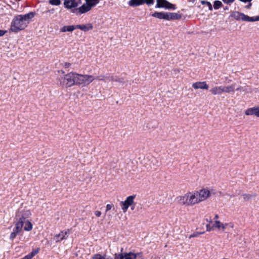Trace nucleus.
Masks as SVG:
<instances>
[{
    "mask_svg": "<svg viewBox=\"0 0 259 259\" xmlns=\"http://www.w3.org/2000/svg\"><path fill=\"white\" fill-rule=\"evenodd\" d=\"M211 194H214L212 190L209 191L207 189H202L199 191L188 192L183 195L179 196L177 199L180 204L186 206H191L206 200Z\"/></svg>",
    "mask_w": 259,
    "mask_h": 259,
    "instance_id": "nucleus-1",
    "label": "nucleus"
},
{
    "mask_svg": "<svg viewBox=\"0 0 259 259\" xmlns=\"http://www.w3.org/2000/svg\"><path fill=\"white\" fill-rule=\"evenodd\" d=\"M34 13L30 12L24 15H18L15 16L11 25V30L13 32H18L24 29L29 22V20L34 17Z\"/></svg>",
    "mask_w": 259,
    "mask_h": 259,
    "instance_id": "nucleus-2",
    "label": "nucleus"
},
{
    "mask_svg": "<svg viewBox=\"0 0 259 259\" xmlns=\"http://www.w3.org/2000/svg\"><path fill=\"white\" fill-rule=\"evenodd\" d=\"M78 73L71 72L63 76L59 77L58 78V83L66 88L71 87L73 85H77V78Z\"/></svg>",
    "mask_w": 259,
    "mask_h": 259,
    "instance_id": "nucleus-3",
    "label": "nucleus"
},
{
    "mask_svg": "<svg viewBox=\"0 0 259 259\" xmlns=\"http://www.w3.org/2000/svg\"><path fill=\"white\" fill-rule=\"evenodd\" d=\"M31 214V213L29 210L22 209V208H19L15 218L17 221L15 226H18L22 228L24 223L28 221V218Z\"/></svg>",
    "mask_w": 259,
    "mask_h": 259,
    "instance_id": "nucleus-4",
    "label": "nucleus"
},
{
    "mask_svg": "<svg viewBox=\"0 0 259 259\" xmlns=\"http://www.w3.org/2000/svg\"><path fill=\"white\" fill-rule=\"evenodd\" d=\"M94 80V76L88 74H80L78 73L77 78V85L85 87L88 85Z\"/></svg>",
    "mask_w": 259,
    "mask_h": 259,
    "instance_id": "nucleus-5",
    "label": "nucleus"
},
{
    "mask_svg": "<svg viewBox=\"0 0 259 259\" xmlns=\"http://www.w3.org/2000/svg\"><path fill=\"white\" fill-rule=\"evenodd\" d=\"M123 249L122 248L120 253H115L114 259H137V257L141 254V253H135L132 252L123 253Z\"/></svg>",
    "mask_w": 259,
    "mask_h": 259,
    "instance_id": "nucleus-6",
    "label": "nucleus"
},
{
    "mask_svg": "<svg viewBox=\"0 0 259 259\" xmlns=\"http://www.w3.org/2000/svg\"><path fill=\"white\" fill-rule=\"evenodd\" d=\"M136 197V195L129 196L126 198L125 201H121L120 203L121 209L124 212L127 210L130 206H132L134 204V199Z\"/></svg>",
    "mask_w": 259,
    "mask_h": 259,
    "instance_id": "nucleus-7",
    "label": "nucleus"
},
{
    "mask_svg": "<svg viewBox=\"0 0 259 259\" xmlns=\"http://www.w3.org/2000/svg\"><path fill=\"white\" fill-rule=\"evenodd\" d=\"M157 4L156 8H163L168 10H175L176 7L175 5L171 4L166 0H156Z\"/></svg>",
    "mask_w": 259,
    "mask_h": 259,
    "instance_id": "nucleus-8",
    "label": "nucleus"
},
{
    "mask_svg": "<svg viewBox=\"0 0 259 259\" xmlns=\"http://www.w3.org/2000/svg\"><path fill=\"white\" fill-rule=\"evenodd\" d=\"M81 3V0H64V5L66 8L71 9L76 8Z\"/></svg>",
    "mask_w": 259,
    "mask_h": 259,
    "instance_id": "nucleus-9",
    "label": "nucleus"
},
{
    "mask_svg": "<svg viewBox=\"0 0 259 259\" xmlns=\"http://www.w3.org/2000/svg\"><path fill=\"white\" fill-rule=\"evenodd\" d=\"M245 114L247 116L254 115L259 117V106L249 108L245 111Z\"/></svg>",
    "mask_w": 259,
    "mask_h": 259,
    "instance_id": "nucleus-10",
    "label": "nucleus"
},
{
    "mask_svg": "<svg viewBox=\"0 0 259 259\" xmlns=\"http://www.w3.org/2000/svg\"><path fill=\"white\" fill-rule=\"evenodd\" d=\"M192 87L195 89L208 90L209 86L205 81H198L192 84Z\"/></svg>",
    "mask_w": 259,
    "mask_h": 259,
    "instance_id": "nucleus-11",
    "label": "nucleus"
},
{
    "mask_svg": "<svg viewBox=\"0 0 259 259\" xmlns=\"http://www.w3.org/2000/svg\"><path fill=\"white\" fill-rule=\"evenodd\" d=\"M182 18V15L177 13H170L167 12V20H179Z\"/></svg>",
    "mask_w": 259,
    "mask_h": 259,
    "instance_id": "nucleus-12",
    "label": "nucleus"
},
{
    "mask_svg": "<svg viewBox=\"0 0 259 259\" xmlns=\"http://www.w3.org/2000/svg\"><path fill=\"white\" fill-rule=\"evenodd\" d=\"M167 12H155L154 13H153L151 15L152 17L157 18L159 19H164L167 20Z\"/></svg>",
    "mask_w": 259,
    "mask_h": 259,
    "instance_id": "nucleus-13",
    "label": "nucleus"
},
{
    "mask_svg": "<svg viewBox=\"0 0 259 259\" xmlns=\"http://www.w3.org/2000/svg\"><path fill=\"white\" fill-rule=\"evenodd\" d=\"M75 27L76 29H79L83 31H88L93 28V25L91 23L87 25H76Z\"/></svg>",
    "mask_w": 259,
    "mask_h": 259,
    "instance_id": "nucleus-14",
    "label": "nucleus"
},
{
    "mask_svg": "<svg viewBox=\"0 0 259 259\" xmlns=\"http://www.w3.org/2000/svg\"><path fill=\"white\" fill-rule=\"evenodd\" d=\"M68 230L65 232L61 231L59 234L56 235L54 237L56 242H59L63 240L65 238V236L68 235Z\"/></svg>",
    "mask_w": 259,
    "mask_h": 259,
    "instance_id": "nucleus-15",
    "label": "nucleus"
},
{
    "mask_svg": "<svg viewBox=\"0 0 259 259\" xmlns=\"http://www.w3.org/2000/svg\"><path fill=\"white\" fill-rule=\"evenodd\" d=\"M22 230V228L18 226H15V228L13 230V231L11 233L10 236V239L13 240L17 236L18 234L20 233Z\"/></svg>",
    "mask_w": 259,
    "mask_h": 259,
    "instance_id": "nucleus-16",
    "label": "nucleus"
},
{
    "mask_svg": "<svg viewBox=\"0 0 259 259\" xmlns=\"http://www.w3.org/2000/svg\"><path fill=\"white\" fill-rule=\"evenodd\" d=\"M242 21L247 22H254L259 21V16L256 17H250L243 13Z\"/></svg>",
    "mask_w": 259,
    "mask_h": 259,
    "instance_id": "nucleus-17",
    "label": "nucleus"
},
{
    "mask_svg": "<svg viewBox=\"0 0 259 259\" xmlns=\"http://www.w3.org/2000/svg\"><path fill=\"white\" fill-rule=\"evenodd\" d=\"M210 92L214 95H220L223 93V86L214 87L210 90Z\"/></svg>",
    "mask_w": 259,
    "mask_h": 259,
    "instance_id": "nucleus-18",
    "label": "nucleus"
},
{
    "mask_svg": "<svg viewBox=\"0 0 259 259\" xmlns=\"http://www.w3.org/2000/svg\"><path fill=\"white\" fill-rule=\"evenodd\" d=\"M243 13H239L237 11L233 12L231 15L230 17L233 18L237 21L242 20Z\"/></svg>",
    "mask_w": 259,
    "mask_h": 259,
    "instance_id": "nucleus-19",
    "label": "nucleus"
},
{
    "mask_svg": "<svg viewBox=\"0 0 259 259\" xmlns=\"http://www.w3.org/2000/svg\"><path fill=\"white\" fill-rule=\"evenodd\" d=\"M144 4V0H130L128 5L131 7H137Z\"/></svg>",
    "mask_w": 259,
    "mask_h": 259,
    "instance_id": "nucleus-20",
    "label": "nucleus"
},
{
    "mask_svg": "<svg viewBox=\"0 0 259 259\" xmlns=\"http://www.w3.org/2000/svg\"><path fill=\"white\" fill-rule=\"evenodd\" d=\"M75 29V25L64 26L60 29V31L62 32H72Z\"/></svg>",
    "mask_w": 259,
    "mask_h": 259,
    "instance_id": "nucleus-21",
    "label": "nucleus"
},
{
    "mask_svg": "<svg viewBox=\"0 0 259 259\" xmlns=\"http://www.w3.org/2000/svg\"><path fill=\"white\" fill-rule=\"evenodd\" d=\"M91 9L89 8L88 5L85 4H83L78 8V12L80 14H83L89 11Z\"/></svg>",
    "mask_w": 259,
    "mask_h": 259,
    "instance_id": "nucleus-22",
    "label": "nucleus"
},
{
    "mask_svg": "<svg viewBox=\"0 0 259 259\" xmlns=\"http://www.w3.org/2000/svg\"><path fill=\"white\" fill-rule=\"evenodd\" d=\"M235 90V84H231L229 86L225 87L223 86V93H229L233 92Z\"/></svg>",
    "mask_w": 259,
    "mask_h": 259,
    "instance_id": "nucleus-23",
    "label": "nucleus"
},
{
    "mask_svg": "<svg viewBox=\"0 0 259 259\" xmlns=\"http://www.w3.org/2000/svg\"><path fill=\"white\" fill-rule=\"evenodd\" d=\"M214 227L215 228H217L218 229L222 228L223 230H224L228 227V224L227 223L224 224L221 223L219 221H215Z\"/></svg>",
    "mask_w": 259,
    "mask_h": 259,
    "instance_id": "nucleus-24",
    "label": "nucleus"
},
{
    "mask_svg": "<svg viewBox=\"0 0 259 259\" xmlns=\"http://www.w3.org/2000/svg\"><path fill=\"white\" fill-rule=\"evenodd\" d=\"M100 0H85L86 4L91 9L92 7L95 6L99 3Z\"/></svg>",
    "mask_w": 259,
    "mask_h": 259,
    "instance_id": "nucleus-25",
    "label": "nucleus"
},
{
    "mask_svg": "<svg viewBox=\"0 0 259 259\" xmlns=\"http://www.w3.org/2000/svg\"><path fill=\"white\" fill-rule=\"evenodd\" d=\"M24 230L25 231H29L32 229V224L29 220L24 223Z\"/></svg>",
    "mask_w": 259,
    "mask_h": 259,
    "instance_id": "nucleus-26",
    "label": "nucleus"
},
{
    "mask_svg": "<svg viewBox=\"0 0 259 259\" xmlns=\"http://www.w3.org/2000/svg\"><path fill=\"white\" fill-rule=\"evenodd\" d=\"M243 199L244 201H247L249 200L252 197H254L256 196V194L254 193L253 194H243L242 195Z\"/></svg>",
    "mask_w": 259,
    "mask_h": 259,
    "instance_id": "nucleus-27",
    "label": "nucleus"
},
{
    "mask_svg": "<svg viewBox=\"0 0 259 259\" xmlns=\"http://www.w3.org/2000/svg\"><path fill=\"white\" fill-rule=\"evenodd\" d=\"M222 6V3L219 1H215L213 3V8L214 9H218Z\"/></svg>",
    "mask_w": 259,
    "mask_h": 259,
    "instance_id": "nucleus-28",
    "label": "nucleus"
},
{
    "mask_svg": "<svg viewBox=\"0 0 259 259\" xmlns=\"http://www.w3.org/2000/svg\"><path fill=\"white\" fill-rule=\"evenodd\" d=\"M106 77L105 75H101L99 76H94V80H97L99 81H104L106 79Z\"/></svg>",
    "mask_w": 259,
    "mask_h": 259,
    "instance_id": "nucleus-29",
    "label": "nucleus"
},
{
    "mask_svg": "<svg viewBox=\"0 0 259 259\" xmlns=\"http://www.w3.org/2000/svg\"><path fill=\"white\" fill-rule=\"evenodd\" d=\"M201 3L202 4V5H207V6L208 7V9L210 11L212 10V5L211 4H210V2H207V1H202L201 2Z\"/></svg>",
    "mask_w": 259,
    "mask_h": 259,
    "instance_id": "nucleus-30",
    "label": "nucleus"
},
{
    "mask_svg": "<svg viewBox=\"0 0 259 259\" xmlns=\"http://www.w3.org/2000/svg\"><path fill=\"white\" fill-rule=\"evenodd\" d=\"M50 4L52 5L58 6L61 4L60 0H50Z\"/></svg>",
    "mask_w": 259,
    "mask_h": 259,
    "instance_id": "nucleus-31",
    "label": "nucleus"
},
{
    "mask_svg": "<svg viewBox=\"0 0 259 259\" xmlns=\"http://www.w3.org/2000/svg\"><path fill=\"white\" fill-rule=\"evenodd\" d=\"M38 252H39V248H37L36 249L33 250L29 254L32 258L36 254L38 253Z\"/></svg>",
    "mask_w": 259,
    "mask_h": 259,
    "instance_id": "nucleus-32",
    "label": "nucleus"
},
{
    "mask_svg": "<svg viewBox=\"0 0 259 259\" xmlns=\"http://www.w3.org/2000/svg\"><path fill=\"white\" fill-rule=\"evenodd\" d=\"M206 227L207 231H210L213 229V228H215L214 224L212 227H211L209 224H207Z\"/></svg>",
    "mask_w": 259,
    "mask_h": 259,
    "instance_id": "nucleus-33",
    "label": "nucleus"
},
{
    "mask_svg": "<svg viewBox=\"0 0 259 259\" xmlns=\"http://www.w3.org/2000/svg\"><path fill=\"white\" fill-rule=\"evenodd\" d=\"M204 233V232H196V233H194L192 234H191L190 236V238H192V237H197L198 235H200V234H202Z\"/></svg>",
    "mask_w": 259,
    "mask_h": 259,
    "instance_id": "nucleus-34",
    "label": "nucleus"
},
{
    "mask_svg": "<svg viewBox=\"0 0 259 259\" xmlns=\"http://www.w3.org/2000/svg\"><path fill=\"white\" fill-rule=\"evenodd\" d=\"M145 3L148 5H152L154 3V0H144V4Z\"/></svg>",
    "mask_w": 259,
    "mask_h": 259,
    "instance_id": "nucleus-35",
    "label": "nucleus"
},
{
    "mask_svg": "<svg viewBox=\"0 0 259 259\" xmlns=\"http://www.w3.org/2000/svg\"><path fill=\"white\" fill-rule=\"evenodd\" d=\"M112 207H113V205L112 204H107L106 205V211H108L110 210L112 208Z\"/></svg>",
    "mask_w": 259,
    "mask_h": 259,
    "instance_id": "nucleus-36",
    "label": "nucleus"
},
{
    "mask_svg": "<svg viewBox=\"0 0 259 259\" xmlns=\"http://www.w3.org/2000/svg\"><path fill=\"white\" fill-rule=\"evenodd\" d=\"M223 2L227 4H230L232 3L234 0H222Z\"/></svg>",
    "mask_w": 259,
    "mask_h": 259,
    "instance_id": "nucleus-37",
    "label": "nucleus"
},
{
    "mask_svg": "<svg viewBox=\"0 0 259 259\" xmlns=\"http://www.w3.org/2000/svg\"><path fill=\"white\" fill-rule=\"evenodd\" d=\"M108 79L110 81H117V79L115 78L114 76H111L108 77Z\"/></svg>",
    "mask_w": 259,
    "mask_h": 259,
    "instance_id": "nucleus-38",
    "label": "nucleus"
},
{
    "mask_svg": "<svg viewBox=\"0 0 259 259\" xmlns=\"http://www.w3.org/2000/svg\"><path fill=\"white\" fill-rule=\"evenodd\" d=\"M95 214L97 217H99L101 215V212L100 211L97 210L95 212Z\"/></svg>",
    "mask_w": 259,
    "mask_h": 259,
    "instance_id": "nucleus-39",
    "label": "nucleus"
},
{
    "mask_svg": "<svg viewBox=\"0 0 259 259\" xmlns=\"http://www.w3.org/2000/svg\"><path fill=\"white\" fill-rule=\"evenodd\" d=\"M70 65H71L70 63H68V62H65V63H64V66L65 68H68V67H69Z\"/></svg>",
    "mask_w": 259,
    "mask_h": 259,
    "instance_id": "nucleus-40",
    "label": "nucleus"
},
{
    "mask_svg": "<svg viewBox=\"0 0 259 259\" xmlns=\"http://www.w3.org/2000/svg\"><path fill=\"white\" fill-rule=\"evenodd\" d=\"M32 257L30 256V255L28 254V255L25 256L22 259H31Z\"/></svg>",
    "mask_w": 259,
    "mask_h": 259,
    "instance_id": "nucleus-41",
    "label": "nucleus"
},
{
    "mask_svg": "<svg viewBox=\"0 0 259 259\" xmlns=\"http://www.w3.org/2000/svg\"><path fill=\"white\" fill-rule=\"evenodd\" d=\"M5 31L0 30V36H3L5 34Z\"/></svg>",
    "mask_w": 259,
    "mask_h": 259,
    "instance_id": "nucleus-42",
    "label": "nucleus"
},
{
    "mask_svg": "<svg viewBox=\"0 0 259 259\" xmlns=\"http://www.w3.org/2000/svg\"><path fill=\"white\" fill-rule=\"evenodd\" d=\"M227 224H228V227L229 226V227H230L231 228H233L234 225L233 223H227Z\"/></svg>",
    "mask_w": 259,
    "mask_h": 259,
    "instance_id": "nucleus-43",
    "label": "nucleus"
},
{
    "mask_svg": "<svg viewBox=\"0 0 259 259\" xmlns=\"http://www.w3.org/2000/svg\"><path fill=\"white\" fill-rule=\"evenodd\" d=\"M117 82H121V83H123L122 80L123 79L122 78H117Z\"/></svg>",
    "mask_w": 259,
    "mask_h": 259,
    "instance_id": "nucleus-44",
    "label": "nucleus"
},
{
    "mask_svg": "<svg viewBox=\"0 0 259 259\" xmlns=\"http://www.w3.org/2000/svg\"><path fill=\"white\" fill-rule=\"evenodd\" d=\"M206 222H208L209 223L212 222V220L210 218L209 219H206Z\"/></svg>",
    "mask_w": 259,
    "mask_h": 259,
    "instance_id": "nucleus-45",
    "label": "nucleus"
},
{
    "mask_svg": "<svg viewBox=\"0 0 259 259\" xmlns=\"http://www.w3.org/2000/svg\"><path fill=\"white\" fill-rule=\"evenodd\" d=\"M242 90V87H238V88H237L236 89L237 91H240V90Z\"/></svg>",
    "mask_w": 259,
    "mask_h": 259,
    "instance_id": "nucleus-46",
    "label": "nucleus"
},
{
    "mask_svg": "<svg viewBox=\"0 0 259 259\" xmlns=\"http://www.w3.org/2000/svg\"><path fill=\"white\" fill-rule=\"evenodd\" d=\"M219 218V215L218 214H215V216H214V219H218Z\"/></svg>",
    "mask_w": 259,
    "mask_h": 259,
    "instance_id": "nucleus-47",
    "label": "nucleus"
},
{
    "mask_svg": "<svg viewBox=\"0 0 259 259\" xmlns=\"http://www.w3.org/2000/svg\"><path fill=\"white\" fill-rule=\"evenodd\" d=\"M135 208V205H134V206H132L131 207V209H132V210H134Z\"/></svg>",
    "mask_w": 259,
    "mask_h": 259,
    "instance_id": "nucleus-48",
    "label": "nucleus"
},
{
    "mask_svg": "<svg viewBox=\"0 0 259 259\" xmlns=\"http://www.w3.org/2000/svg\"><path fill=\"white\" fill-rule=\"evenodd\" d=\"M228 7H226L225 8H224V10H228Z\"/></svg>",
    "mask_w": 259,
    "mask_h": 259,
    "instance_id": "nucleus-49",
    "label": "nucleus"
},
{
    "mask_svg": "<svg viewBox=\"0 0 259 259\" xmlns=\"http://www.w3.org/2000/svg\"><path fill=\"white\" fill-rule=\"evenodd\" d=\"M61 71L62 72V73H64V71H62V70Z\"/></svg>",
    "mask_w": 259,
    "mask_h": 259,
    "instance_id": "nucleus-50",
    "label": "nucleus"
}]
</instances>
